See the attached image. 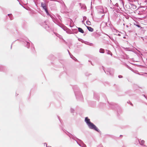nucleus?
<instances>
[{
    "instance_id": "obj_11",
    "label": "nucleus",
    "mask_w": 147,
    "mask_h": 147,
    "mask_svg": "<svg viewBox=\"0 0 147 147\" xmlns=\"http://www.w3.org/2000/svg\"><path fill=\"white\" fill-rule=\"evenodd\" d=\"M87 27L89 31H92V28L91 27L88 26H87Z\"/></svg>"
},
{
    "instance_id": "obj_19",
    "label": "nucleus",
    "mask_w": 147,
    "mask_h": 147,
    "mask_svg": "<svg viewBox=\"0 0 147 147\" xmlns=\"http://www.w3.org/2000/svg\"><path fill=\"white\" fill-rule=\"evenodd\" d=\"M123 38H125V37H123Z\"/></svg>"
},
{
    "instance_id": "obj_2",
    "label": "nucleus",
    "mask_w": 147,
    "mask_h": 147,
    "mask_svg": "<svg viewBox=\"0 0 147 147\" xmlns=\"http://www.w3.org/2000/svg\"><path fill=\"white\" fill-rule=\"evenodd\" d=\"M85 121L91 128H92V123L90 122V120L87 117L85 119Z\"/></svg>"
},
{
    "instance_id": "obj_4",
    "label": "nucleus",
    "mask_w": 147,
    "mask_h": 147,
    "mask_svg": "<svg viewBox=\"0 0 147 147\" xmlns=\"http://www.w3.org/2000/svg\"><path fill=\"white\" fill-rule=\"evenodd\" d=\"M41 6H42V7L43 8L45 9L46 13H48V11L46 9V5L45 3H41Z\"/></svg>"
},
{
    "instance_id": "obj_7",
    "label": "nucleus",
    "mask_w": 147,
    "mask_h": 147,
    "mask_svg": "<svg viewBox=\"0 0 147 147\" xmlns=\"http://www.w3.org/2000/svg\"><path fill=\"white\" fill-rule=\"evenodd\" d=\"M106 53H107V54L110 55L111 56H112V53L110 51L107 50H106Z\"/></svg>"
},
{
    "instance_id": "obj_15",
    "label": "nucleus",
    "mask_w": 147,
    "mask_h": 147,
    "mask_svg": "<svg viewBox=\"0 0 147 147\" xmlns=\"http://www.w3.org/2000/svg\"><path fill=\"white\" fill-rule=\"evenodd\" d=\"M11 15V14H8V16H9L10 15Z\"/></svg>"
},
{
    "instance_id": "obj_20",
    "label": "nucleus",
    "mask_w": 147,
    "mask_h": 147,
    "mask_svg": "<svg viewBox=\"0 0 147 147\" xmlns=\"http://www.w3.org/2000/svg\"><path fill=\"white\" fill-rule=\"evenodd\" d=\"M95 97V95H94V97Z\"/></svg>"
},
{
    "instance_id": "obj_14",
    "label": "nucleus",
    "mask_w": 147,
    "mask_h": 147,
    "mask_svg": "<svg viewBox=\"0 0 147 147\" xmlns=\"http://www.w3.org/2000/svg\"><path fill=\"white\" fill-rule=\"evenodd\" d=\"M102 68L103 69V70H104V71H105V72L106 73L105 71V70H104V67H102Z\"/></svg>"
},
{
    "instance_id": "obj_1",
    "label": "nucleus",
    "mask_w": 147,
    "mask_h": 147,
    "mask_svg": "<svg viewBox=\"0 0 147 147\" xmlns=\"http://www.w3.org/2000/svg\"><path fill=\"white\" fill-rule=\"evenodd\" d=\"M96 9L99 13H103L104 11L103 10V8L101 6H98L96 7Z\"/></svg>"
},
{
    "instance_id": "obj_16",
    "label": "nucleus",
    "mask_w": 147,
    "mask_h": 147,
    "mask_svg": "<svg viewBox=\"0 0 147 147\" xmlns=\"http://www.w3.org/2000/svg\"><path fill=\"white\" fill-rule=\"evenodd\" d=\"M122 3L123 4H124V3L122 1Z\"/></svg>"
},
{
    "instance_id": "obj_6",
    "label": "nucleus",
    "mask_w": 147,
    "mask_h": 147,
    "mask_svg": "<svg viewBox=\"0 0 147 147\" xmlns=\"http://www.w3.org/2000/svg\"><path fill=\"white\" fill-rule=\"evenodd\" d=\"M78 29L79 32L82 33H84V31L82 28H78Z\"/></svg>"
},
{
    "instance_id": "obj_18",
    "label": "nucleus",
    "mask_w": 147,
    "mask_h": 147,
    "mask_svg": "<svg viewBox=\"0 0 147 147\" xmlns=\"http://www.w3.org/2000/svg\"><path fill=\"white\" fill-rule=\"evenodd\" d=\"M118 35H119V36H120V35L119 34H118Z\"/></svg>"
},
{
    "instance_id": "obj_13",
    "label": "nucleus",
    "mask_w": 147,
    "mask_h": 147,
    "mask_svg": "<svg viewBox=\"0 0 147 147\" xmlns=\"http://www.w3.org/2000/svg\"><path fill=\"white\" fill-rule=\"evenodd\" d=\"M118 77L119 78H122V76L121 75L119 76Z\"/></svg>"
},
{
    "instance_id": "obj_9",
    "label": "nucleus",
    "mask_w": 147,
    "mask_h": 147,
    "mask_svg": "<svg viewBox=\"0 0 147 147\" xmlns=\"http://www.w3.org/2000/svg\"><path fill=\"white\" fill-rule=\"evenodd\" d=\"M107 72H108L107 73V74H108V75L109 74V75H112V74L111 73V70L110 69H108L107 71Z\"/></svg>"
},
{
    "instance_id": "obj_8",
    "label": "nucleus",
    "mask_w": 147,
    "mask_h": 147,
    "mask_svg": "<svg viewBox=\"0 0 147 147\" xmlns=\"http://www.w3.org/2000/svg\"><path fill=\"white\" fill-rule=\"evenodd\" d=\"M99 52L101 53H104L105 52V50L101 48L99 50Z\"/></svg>"
},
{
    "instance_id": "obj_3",
    "label": "nucleus",
    "mask_w": 147,
    "mask_h": 147,
    "mask_svg": "<svg viewBox=\"0 0 147 147\" xmlns=\"http://www.w3.org/2000/svg\"><path fill=\"white\" fill-rule=\"evenodd\" d=\"M92 129L94 130L99 133H100V130L93 123H92Z\"/></svg>"
},
{
    "instance_id": "obj_17",
    "label": "nucleus",
    "mask_w": 147,
    "mask_h": 147,
    "mask_svg": "<svg viewBox=\"0 0 147 147\" xmlns=\"http://www.w3.org/2000/svg\"><path fill=\"white\" fill-rule=\"evenodd\" d=\"M137 26L138 27H140V26L139 25H137Z\"/></svg>"
},
{
    "instance_id": "obj_21",
    "label": "nucleus",
    "mask_w": 147,
    "mask_h": 147,
    "mask_svg": "<svg viewBox=\"0 0 147 147\" xmlns=\"http://www.w3.org/2000/svg\"><path fill=\"white\" fill-rule=\"evenodd\" d=\"M92 31H93V28H92Z\"/></svg>"
},
{
    "instance_id": "obj_12",
    "label": "nucleus",
    "mask_w": 147,
    "mask_h": 147,
    "mask_svg": "<svg viewBox=\"0 0 147 147\" xmlns=\"http://www.w3.org/2000/svg\"><path fill=\"white\" fill-rule=\"evenodd\" d=\"M107 36H108V37H109V38L111 40H112L113 41H114V39H113V38L112 37H111V36H109L107 34H106Z\"/></svg>"
},
{
    "instance_id": "obj_10",
    "label": "nucleus",
    "mask_w": 147,
    "mask_h": 147,
    "mask_svg": "<svg viewBox=\"0 0 147 147\" xmlns=\"http://www.w3.org/2000/svg\"><path fill=\"white\" fill-rule=\"evenodd\" d=\"M107 25L106 23L105 22H102L101 24V27H103V26H106Z\"/></svg>"
},
{
    "instance_id": "obj_5",
    "label": "nucleus",
    "mask_w": 147,
    "mask_h": 147,
    "mask_svg": "<svg viewBox=\"0 0 147 147\" xmlns=\"http://www.w3.org/2000/svg\"><path fill=\"white\" fill-rule=\"evenodd\" d=\"M138 140L139 143L141 145L146 146L145 145H144L145 143V141L144 140Z\"/></svg>"
}]
</instances>
